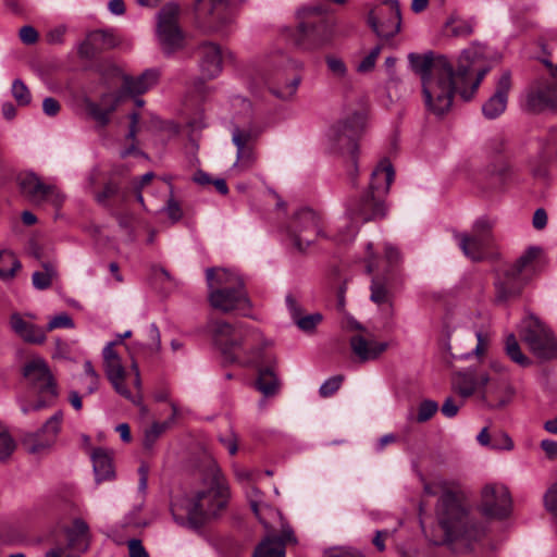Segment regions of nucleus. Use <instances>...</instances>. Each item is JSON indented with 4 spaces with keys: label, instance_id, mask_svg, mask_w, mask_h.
<instances>
[{
    "label": "nucleus",
    "instance_id": "f257e3e1",
    "mask_svg": "<svg viewBox=\"0 0 557 557\" xmlns=\"http://www.w3.org/2000/svg\"><path fill=\"white\" fill-rule=\"evenodd\" d=\"M198 476L199 486L193 495H175L170 505L173 520L190 530H199L207 520L220 515L231 497L228 483L211 456H205Z\"/></svg>",
    "mask_w": 557,
    "mask_h": 557
},
{
    "label": "nucleus",
    "instance_id": "f03ea898",
    "mask_svg": "<svg viewBox=\"0 0 557 557\" xmlns=\"http://www.w3.org/2000/svg\"><path fill=\"white\" fill-rule=\"evenodd\" d=\"M412 71L420 75L424 104L431 113L442 116L448 112L456 92L454 65L444 55L409 53Z\"/></svg>",
    "mask_w": 557,
    "mask_h": 557
},
{
    "label": "nucleus",
    "instance_id": "7ed1b4c3",
    "mask_svg": "<svg viewBox=\"0 0 557 557\" xmlns=\"http://www.w3.org/2000/svg\"><path fill=\"white\" fill-rule=\"evenodd\" d=\"M213 343L224 358L242 366H257L262 358V335L245 323L230 324L215 321L211 324Z\"/></svg>",
    "mask_w": 557,
    "mask_h": 557
},
{
    "label": "nucleus",
    "instance_id": "20e7f679",
    "mask_svg": "<svg viewBox=\"0 0 557 557\" xmlns=\"http://www.w3.org/2000/svg\"><path fill=\"white\" fill-rule=\"evenodd\" d=\"M210 305L223 312L247 311L250 300L240 274L231 269L211 268L206 271Z\"/></svg>",
    "mask_w": 557,
    "mask_h": 557
},
{
    "label": "nucleus",
    "instance_id": "39448f33",
    "mask_svg": "<svg viewBox=\"0 0 557 557\" xmlns=\"http://www.w3.org/2000/svg\"><path fill=\"white\" fill-rule=\"evenodd\" d=\"M367 112L359 103L357 108L346 106L343 116L334 123L326 135L330 153L345 158L354 171L357 170L358 138L366 127Z\"/></svg>",
    "mask_w": 557,
    "mask_h": 557
},
{
    "label": "nucleus",
    "instance_id": "423d86ee",
    "mask_svg": "<svg viewBox=\"0 0 557 557\" xmlns=\"http://www.w3.org/2000/svg\"><path fill=\"white\" fill-rule=\"evenodd\" d=\"M23 375L32 391L38 395V399L34 403L20 399L22 412L27 414L49 407L58 396V391L47 362L39 356L33 357L25 363Z\"/></svg>",
    "mask_w": 557,
    "mask_h": 557
},
{
    "label": "nucleus",
    "instance_id": "0eeeda50",
    "mask_svg": "<svg viewBox=\"0 0 557 557\" xmlns=\"http://www.w3.org/2000/svg\"><path fill=\"white\" fill-rule=\"evenodd\" d=\"M486 55V47L479 42L471 44L465 49L458 60V65L454 67V81L456 82V92L465 100H470L480 86L486 67H478Z\"/></svg>",
    "mask_w": 557,
    "mask_h": 557
},
{
    "label": "nucleus",
    "instance_id": "6e6552de",
    "mask_svg": "<svg viewBox=\"0 0 557 557\" xmlns=\"http://www.w3.org/2000/svg\"><path fill=\"white\" fill-rule=\"evenodd\" d=\"M297 44L305 49H319L332 41L334 26L330 24L320 5L304 7L297 12Z\"/></svg>",
    "mask_w": 557,
    "mask_h": 557
},
{
    "label": "nucleus",
    "instance_id": "1a4fd4ad",
    "mask_svg": "<svg viewBox=\"0 0 557 557\" xmlns=\"http://www.w3.org/2000/svg\"><path fill=\"white\" fill-rule=\"evenodd\" d=\"M519 335L535 358L542 361L557 358V338L536 315L528 313L521 320Z\"/></svg>",
    "mask_w": 557,
    "mask_h": 557
},
{
    "label": "nucleus",
    "instance_id": "9d476101",
    "mask_svg": "<svg viewBox=\"0 0 557 557\" xmlns=\"http://www.w3.org/2000/svg\"><path fill=\"white\" fill-rule=\"evenodd\" d=\"M347 216L337 233V240L349 243L358 234L360 223L385 215L383 200L369 191L359 199L351 200L347 207Z\"/></svg>",
    "mask_w": 557,
    "mask_h": 557
},
{
    "label": "nucleus",
    "instance_id": "9b49d317",
    "mask_svg": "<svg viewBox=\"0 0 557 557\" xmlns=\"http://www.w3.org/2000/svg\"><path fill=\"white\" fill-rule=\"evenodd\" d=\"M436 513L447 540H456L463 535L472 537L469 529L474 525L470 524L467 511L453 492L443 493L437 503Z\"/></svg>",
    "mask_w": 557,
    "mask_h": 557
},
{
    "label": "nucleus",
    "instance_id": "f8f14e48",
    "mask_svg": "<svg viewBox=\"0 0 557 557\" xmlns=\"http://www.w3.org/2000/svg\"><path fill=\"white\" fill-rule=\"evenodd\" d=\"M180 7L175 3L165 4L157 15L156 38L165 55L184 49L186 36L178 23Z\"/></svg>",
    "mask_w": 557,
    "mask_h": 557
},
{
    "label": "nucleus",
    "instance_id": "ddd939ff",
    "mask_svg": "<svg viewBox=\"0 0 557 557\" xmlns=\"http://www.w3.org/2000/svg\"><path fill=\"white\" fill-rule=\"evenodd\" d=\"M114 347L115 343L109 342L102 349L103 368L107 379L119 395L132 401L140 409L143 413H147L148 409L143 403L141 394H132L126 385L128 374L122 364L120 355L116 352Z\"/></svg>",
    "mask_w": 557,
    "mask_h": 557
},
{
    "label": "nucleus",
    "instance_id": "4468645a",
    "mask_svg": "<svg viewBox=\"0 0 557 557\" xmlns=\"http://www.w3.org/2000/svg\"><path fill=\"white\" fill-rule=\"evenodd\" d=\"M321 235L323 233L320 218L313 210L308 208L299 210L287 228V236L293 247L299 252L306 251L315 238Z\"/></svg>",
    "mask_w": 557,
    "mask_h": 557
},
{
    "label": "nucleus",
    "instance_id": "2eb2a0df",
    "mask_svg": "<svg viewBox=\"0 0 557 557\" xmlns=\"http://www.w3.org/2000/svg\"><path fill=\"white\" fill-rule=\"evenodd\" d=\"M368 24L381 39H389L397 35L401 26L399 3L397 0H385L370 10Z\"/></svg>",
    "mask_w": 557,
    "mask_h": 557
},
{
    "label": "nucleus",
    "instance_id": "dca6fc26",
    "mask_svg": "<svg viewBox=\"0 0 557 557\" xmlns=\"http://www.w3.org/2000/svg\"><path fill=\"white\" fill-rule=\"evenodd\" d=\"M495 302L505 304L518 297L525 284L524 275L509 263H499L494 268Z\"/></svg>",
    "mask_w": 557,
    "mask_h": 557
},
{
    "label": "nucleus",
    "instance_id": "f3484780",
    "mask_svg": "<svg viewBox=\"0 0 557 557\" xmlns=\"http://www.w3.org/2000/svg\"><path fill=\"white\" fill-rule=\"evenodd\" d=\"M202 0H196L200 3ZM210 8L202 21L207 33L227 34L235 23L237 5L235 0H209Z\"/></svg>",
    "mask_w": 557,
    "mask_h": 557
},
{
    "label": "nucleus",
    "instance_id": "a211bd4d",
    "mask_svg": "<svg viewBox=\"0 0 557 557\" xmlns=\"http://www.w3.org/2000/svg\"><path fill=\"white\" fill-rule=\"evenodd\" d=\"M454 238L467 258L472 261L483 260L487 251V220L478 219L470 234L455 232Z\"/></svg>",
    "mask_w": 557,
    "mask_h": 557
},
{
    "label": "nucleus",
    "instance_id": "6ab92c4d",
    "mask_svg": "<svg viewBox=\"0 0 557 557\" xmlns=\"http://www.w3.org/2000/svg\"><path fill=\"white\" fill-rule=\"evenodd\" d=\"M63 421L62 411H57L35 433L27 434L23 444L30 454H41L49 450L57 442Z\"/></svg>",
    "mask_w": 557,
    "mask_h": 557
},
{
    "label": "nucleus",
    "instance_id": "aec40b11",
    "mask_svg": "<svg viewBox=\"0 0 557 557\" xmlns=\"http://www.w3.org/2000/svg\"><path fill=\"white\" fill-rule=\"evenodd\" d=\"M22 191L34 202L49 201L54 206L63 202V195L54 185L45 184L34 173H27L20 180Z\"/></svg>",
    "mask_w": 557,
    "mask_h": 557
},
{
    "label": "nucleus",
    "instance_id": "412c9836",
    "mask_svg": "<svg viewBox=\"0 0 557 557\" xmlns=\"http://www.w3.org/2000/svg\"><path fill=\"white\" fill-rule=\"evenodd\" d=\"M487 382V373L485 370L476 371L475 369H468L465 372H459L453 377V388L462 398L470 397L478 394L481 398L485 397V384Z\"/></svg>",
    "mask_w": 557,
    "mask_h": 557
},
{
    "label": "nucleus",
    "instance_id": "4be33fe9",
    "mask_svg": "<svg viewBox=\"0 0 557 557\" xmlns=\"http://www.w3.org/2000/svg\"><path fill=\"white\" fill-rule=\"evenodd\" d=\"M120 102V97L114 92L103 94L100 104L92 101L89 97L82 99L84 110L100 127H104L110 122V115L115 111Z\"/></svg>",
    "mask_w": 557,
    "mask_h": 557
},
{
    "label": "nucleus",
    "instance_id": "5701e85b",
    "mask_svg": "<svg viewBox=\"0 0 557 557\" xmlns=\"http://www.w3.org/2000/svg\"><path fill=\"white\" fill-rule=\"evenodd\" d=\"M160 72L157 69H147L139 76L124 75L122 86L116 94L120 99L128 96L136 97L147 92L159 81Z\"/></svg>",
    "mask_w": 557,
    "mask_h": 557
},
{
    "label": "nucleus",
    "instance_id": "b1692460",
    "mask_svg": "<svg viewBox=\"0 0 557 557\" xmlns=\"http://www.w3.org/2000/svg\"><path fill=\"white\" fill-rule=\"evenodd\" d=\"M199 70L203 78L212 79L222 72L223 57L218 44L206 41L198 48Z\"/></svg>",
    "mask_w": 557,
    "mask_h": 557
},
{
    "label": "nucleus",
    "instance_id": "393cba45",
    "mask_svg": "<svg viewBox=\"0 0 557 557\" xmlns=\"http://www.w3.org/2000/svg\"><path fill=\"white\" fill-rule=\"evenodd\" d=\"M527 106L536 112L557 109V82L546 81L530 90L527 95Z\"/></svg>",
    "mask_w": 557,
    "mask_h": 557
},
{
    "label": "nucleus",
    "instance_id": "a878e982",
    "mask_svg": "<svg viewBox=\"0 0 557 557\" xmlns=\"http://www.w3.org/2000/svg\"><path fill=\"white\" fill-rule=\"evenodd\" d=\"M512 511L511 495L504 484H490V520H503Z\"/></svg>",
    "mask_w": 557,
    "mask_h": 557
},
{
    "label": "nucleus",
    "instance_id": "bb28decb",
    "mask_svg": "<svg viewBox=\"0 0 557 557\" xmlns=\"http://www.w3.org/2000/svg\"><path fill=\"white\" fill-rule=\"evenodd\" d=\"M511 88V74L509 71L503 72L496 81L495 91L490 97V119L502 115L508 102V94Z\"/></svg>",
    "mask_w": 557,
    "mask_h": 557
},
{
    "label": "nucleus",
    "instance_id": "cd10ccee",
    "mask_svg": "<svg viewBox=\"0 0 557 557\" xmlns=\"http://www.w3.org/2000/svg\"><path fill=\"white\" fill-rule=\"evenodd\" d=\"M395 172L388 160H382L373 170L369 185V193L382 197L388 193L394 181Z\"/></svg>",
    "mask_w": 557,
    "mask_h": 557
},
{
    "label": "nucleus",
    "instance_id": "c85d7f7f",
    "mask_svg": "<svg viewBox=\"0 0 557 557\" xmlns=\"http://www.w3.org/2000/svg\"><path fill=\"white\" fill-rule=\"evenodd\" d=\"M352 352L362 362L376 359L387 348V343L367 339L362 335H354L350 341Z\"/></svg>",
    "mask_w": 557,
    "mask_h": 557
},
{
    "label": "nucleus",
    "instance_id": "c756f323",
    "mask_svg": "<svg viewBox=\"0 0 557 557\" xmlns=\"http://www.w3.org/2000/svg\"><path fill=\"white\" fill-rule=\"evenodd\" d=\"M285 302L293 322L304 332H312L323 319L322 314L318 312L304 315L299 302L290 294L286 296Z\"/></svg>",
    "mask_w": 557,
    "mask_h": 557
},
{
    "label": "nucleus",
    "instance_id": "7c9ffc66",
    "mask_svg": "<svg viewBox=\"0 0 557 557\" xmlns=\"http://www.w3.org/2000/svg\"><path fill=\"white\" fill-rule=\"evenodd\" d=\"M65 535L71 548L81 553H84L89 548L91 534L87 522L83 519H74L72 525L66 528Z\"/></svg>",
    "mask_w": 557,
    "mask_h": 557
},
{
    "label": "nucleus",
    "instance_id": "2f4dec72",
    "mask_svg": "<svg viewBox=\"0 0 557 557\" xmlns=\"http://www.w3.org/2000/svg\"><path fill=\"white\" fill-rule=\"evenodd\" d=\"M12 330L25 342L32 344H42L46 341L45 331L27 321L21 314L13 313L10 319Z\"/></svg>",
    "mask_w": 557,
    "mask_h": 557
},
{
    "label": "nucleus",
    "instance_id": "473e14b6",
    "mask_svg": "<svg viewBox=\"0 0 557 557\" xmlns=\"http://www.w3.org/2000/svg\"><path fill=\"white\" fill-rule=\"evenodd\" d=\"M92 467L97 483L114 478L111 454L102 448H96L91 454Z\"/></svg>",
    "mask_w": 557,
    "mask_h": 557
},
{
    "label": "nucleus",
    "instance_id": "72a5a7b5",
    "mask_svg": "<svg viewBox=\"0 0 557 557\" xmlns=\"http://www.w3.org/2000/svg\"><path fill=\"white\" fill-rule=\"evenodd\" d=\"M261 132V128L257 126H234L232 128V143L236 150L246 146L257 145Z\"/></svg>",
    "mask_w": 557,
    "mask_h": 557
},
{
    "label": "nucleus",
    "instance_id": "f704fd0d",
    "mask_svg": "<svg viewBox=\"0 0 557 557\" xmlns=\"http://www.w3.org/2000/svg\"><path fill=\"white\" fill-rule=\"evenodd\" d=\"M246 497L248 499V503L250 505L251 510L256 515V517L259 519L261 523L267 525L265 519L263 517L264 511L272 512L273 509L263 500V493L255 485H249L246 488Z\"/></svg>",
    "mask_w": 557,
    "mask_h": 557
},
{
    "label": "nucleus",
    "instance_id": "c9c22d12",
    "mask_svg": "<svg viewBox=\"0 0 557 557\" xmlns=\"http://www.w3.org/2000/svg\"><path fill=\"white\" fill-rule=\"evenodd\" d=\"M492 396L493 400H490V408H503L511 401L513 389L507 379L502 380L498 384H493Z\"/></svg>",
    "mask_w": 557,
    "mask_h": 557
},
{
    "label": "nucleus",
    "instance_id": "e433bc0d",
    "mask_svg": "<svg viewBox=\"0 0 557 557\" xmlns=\"http://www.w3.org/2000/svg\"><path fill=\"white\" fill-rule=\"evenodd\" d=\"M58 271L53 263H42V271H36L32 275L33 286L38 290H44L52 285L53 280L57 277Z\"/></svg>",
    "mask_w": 557,
    "mask_h": 557
},
{
    "label": "nucleus",
    "instance_id": "4c0bfd02",
    "mask_svg": "<svg viewBox=\"0 0 557 557\" xmlns=\"http://www.w3.org/2000/svg\"><path fill=\"white\" fill-rule=\"evenodd\" d=\"M22 264L15 255L9 250L0 251V278L9 281L13 278Z\"/></svg>",
    "mask_w": 557,
    "mask_h": 557
},
{
    "label": "nucleus",
    "instance_id": "58836bf2",
    "mask_svg": "<svg viewBox=\"0 0 557 557\" xmlns=\"http://www.w3.org/2000/svg\"><path fill=\"white\" fill-rule=\"evenodd\" d=\"M253 557H285V547L276 537L269 536L257 546Z\"/></svg>",
    "mask_w": 557,
    "mask_h": 557
},
{
    "label": "nucleus",
    "instance_id": "ea45409f",
    "mask_svg": "<svg viewBox=\"0 0 557 557\" xmlns=\"http://www.w3.org/2000/svg\"><path fill=\"white\" fill-rule=\"evenodd\" d=\"M370 299L376 305L391 304L392 294L387 288L386 277L374 276L371 282Z\"/></svg>",
    "mask_w": 557,
    "mask_h": 557
},
{
    "label": "nucleus",
    "instance_id": "a19ab883",
    "mask_svg": "<svg viewBox=\"0 0 557 557\" xmlns=\"http://www.w3.org/2000/svg\"><path fill=\"white\" fill-rule=\"evenodd\" d=\"M256 386L265 396H271L276 393L278 381L271 369H259Z\"/></svg>",
    "mask_w": 557,
    "mask_h": 557
},
{
    "label": "nucleus",
    "instance_id": "79ce46f5",
    "mask_svg": "<svg viewBox=\"0 0 557 557\" xmlns=\"http://www.w3.org/2000/svg\"><path fill=\"white\" fill-rule=\"evenodd\" d=\"M84 374L81 375L79 381L83 384L86 394L90 395L98 391L100 385V375L94 368L91 361L86 360L83 364Z\"/></svg>",
    "mask_w": 557,
    "mask_h": 557
},
{
    "label": "nucleus",
    "instance_id": "37998d69",
    "mask_svg": "<svg viewBox=\"0 0 557 557\" xmlns=\"http://www.w3.org/2000/svg\"><path fill=\"white\" fill-rule=\"evenodd\" d=\"M505 350L508 357L519 366L529 367L532 364L531 359L522 352L515 335L510 334L506 338Z\"/></svg>",
    "mask_w": 557,
    "mask_h": 557
},
{
    "label": "nucleus",
    "instance_id": "c03bdc74",
    "mask_svg": "<svg viewBox=\"0 0 557 557\" xmlns=\"http://www.w3.org/2000/svg\"><path fill=\"white\" fill-rule=\"evenodd\" d=\"M173 414L170 421L164 423L154 422L152 425L145 431L144 445L146 448H150L153 446L159 436L166 430L169 424L174 421L177 414V407L172 404Z\"/></svg>",
    "mask_w": 557,
    "mask_h": 557
},
{
    "label": "nucleus",
    "instance_id": "a18cd8bd",
    "mask_svg": "<svg viewBox=\"0 0 557 557\" xmlns=\"http://www.w3.org/2000/svg\"><path fill=\"white\" fill-rule=\"evenodd\" d=\"M511 175L510 166L504 157L497 158L493 163V170L490 171V182L493 185L502 186Z\"/></svg>",
    "mask_w": 557,
    "mask_h": 557
},
{
    "label": "nucleus",
    "instance_id": "49530a36",
    "mask_svg": "<svg viewBox=\"0 0 557 557\" xmlns=\"http://www.w3.org/2000/svg\"><path fill=\"white\" fill-rule=\"evenodd\" d=\"M257 145L246 146L236 150V162L234 168L247 170L253 165L257 160Z\"/></svg>",
    "mask_w": 557,
    "mask_h": 557
},
{
    "label": "nucleus",
    "instance_id": "de8ad7c7",
    "mask_svg": "<svg viewBox=\"0 0 557 557\" xmlns=\"http://www.w3.org/2000/svg\"><path fill=\"white\" fill-rule=\"evenodd\" d=\"M542 248L539 246H530L517 259L516 263L511 264L519 273L523 274L533 262L542 255Z\"/></svg>",
    "mask_w": 557,
    "mask_h": 557
},
{
    "label": "nucleus",
    "instance_id": "09e8293b",
    "mask_svg": "<svg viewBox=\"0 0 557 557\" xmlns=\"http://www.w3.org/2000/svg\"><path fill=\"white\" fill-rule=\"evenodd\" d=\"M447 29L455 37H466L472 33L473 26L470 21L451 18L447 23Z\"/></svg>",
    "mask_w": 557,
    "mask_h": 557
},
{
    "label": "nucleus",
    "instance_id": "8fccbe9b",
    "mask_svg": "<svg viewBox=\"0 0 557 557\" xmlns=\"http://www.w3.org/2000/svg\"><path fill=\"white\" fill-rule=\"evenodd\" d=\"M12 96L18 106H27L32 101V95L27 86L21 79H14L12 83Z\"/></svg>",
    "mask_w": 557,
    "mask_h": 557
},
{
    "label": "nucleus",
    "instance_id": "3c124183",
    "mask_svg": "<svg viewBox=\"0 0 557 557\" xmlns=\"http://www.w3.org/2000/svg\"><path fill=\"white\" fill-rule=\"evenodd\" d=\"M15 449V442L7 428L0 424V460H5Z\"/></svg>",
    "mask_w": 557,
    "mask_h": 557
},
{
    "label": "nucleus",
    "instance_id": "603ef678",
    "mask_svg": "<svg viewBox=\"0 0 557 557\" xmlns=\"http://www.w3.org/2000/svg\"><path fill=\"white\" fill-rule=\"evenodd\" d=\"M326 65L330 72L338 79H346L348 76V69L345 62L337 57L327 55L325 58Z\"/></svg>",
    "mask_w": 557,
    "mask_h": 557
},
{
    "label": "nucleus",
    "instance_id": "864d4df0",
    "mask_svg": "<svg viewBox=\"0 0 557 557\" xmlns=\"http://www.w3.org/2000/svg\"><path fill=\"white\" fill-rule=\"evenodd\" d=\"M300 81L301 79L299 76H295L293 79H290L284 86L277 87V88H272V94L282 100H288L295 96L297 88L300 84Z\"/></svg>",
    "mask_w": 557,
    "mask_h": 557
},
{
    "label": "nucleus",
    "instance_id": "5fc2aeb1",
    "mask_svg": "<svg viewBox=\"0 0 557 557\" xmlns=\"http://www.w3.org/2000/svg\"><path fill=\"white\" fill-rule=\"evenodd\" d=\"M162 212H164L173 223L183 218V209L173 196V187H171L170 197L166 205L162 208Z\"/></svg>",
    "mask_w": 557,
    "mask_h": 557
},
{
    "label": "nucleus",
    "instance_id": "6e6d98bb",
    "mask_svg": "<svg viewBox=\"0 0 557 557\" xmlns=\"http://www.w3.org/2000/svg\"><path fill=\"white\" fill-rule=\"evenodd\" d=\"M476 345L470 351L461 356L462 359H470L471 357H476L479 361L482 363L487 351V341L485 335L482 332H476Z\"/></svg>",
    "mask_w": 557,
    "mask_h": 557
},
{
    "label": "nucleus",
    "instance_id": "4d7b16f0",
    "mask_svg": "<svg viewBox=\"0 0 557 557\" xmlns=\"http://www.w3.org/2000/svg\"><path fill=\"white\" fill-rule=\"evenodd\" d=\"M513 447L511 438L502 432L490 434V448L497 450H510Z\"/></svg>",
    "mask_w": 557,
    "mask_h": 557
},
{
    "label": "nucleus",
    "instance_id": "13d9d810",
    "mask_svg": "<svg viewBox=\"0 0 557 557\" xmlns=\"http://www.w3.org/2000/svg\"><path fill=\"white\" fill-rule=\"evenodd\" d=\"M438 410V405L434 400H423L418 408L417 421L425 422L430 420L434 413Z\"/></svg>",
    "mask_w": 557,
    "mask_h": 557
},
{
    "label": "nucleus",
    "instance_id": "bf43d9fd",
    "mask_svg": "<svg viewBox=\"0 0 557 557\" xmlns=\"http://www.w3.org/2000/svg\"><path fill=\"white\" fill-rule=\"evenodd\" d=\"M342 382V375H335L327 379L319 388L320 396L324 398L332 396L341 387Z\"/></svg>",
    "mask_w": 557,
    "mask_h": 557
},
{
    "label": "nucleus",
    "instance_id": "052dcab7",
    "mask_svg": "<svg viewBox=\"0 0 557 557\" xmlns=\"http://www.w3.org/2000/svg\"><path fill=\"white\" fill-rule=\"evenodd\" d=\"M323 557H366L361 552L351 547H332L324 552Z\"/></svg>",
    "mask_w": 557,
    "mask_h": 557
},
{
    "label": "nucleus",
    "instance_id": "680f3d73",
    "mask_svg": "<svg viewBox=\"0 0 557 557\" xmlns=\"http://www.w3.org/2000/svg\"><path fill=\"white\" fill-rule=\"evenodd\" d=\"M59 327H65V329L74 327V322L67 313H60V314L53 317L47 324V331H52V330L59 329Z\"/></svg>",
    "mask_w": 557,
    "mask_h": 557
},
{
    "label": "nucleus",
    "instance_id": "e2e57ef3",
    "mask_svg": "<svg viewBox=\"0 0 557 557\" xmlns=\"http://www.w3.org/2000/svg\"><path fill=\"white\" fill-rule=\"evenodd\" d=\"M119 194V187L114 183H108L104 188L96 195V200L101 206H108V201Z\"/></svg>",
    "mask_w": 557,
    "mask_h": 557
},
{
    "label": "nucleus",
    "instance_id": "0e129e2a",
    "mask_svg": "<svg viewBox=\"0 0 557 557\" xmlns=\"http://www.w3.org/2000/svg\"><path fill=\"white\" fill-rule=\"evenodd\" d=\"M148 336L151 339V343L148 345V348L152 352H159L161 349V336H160V331L154 323H151L149 325Z\"/></svg>",
    "mask_w": 557,
    "mask_h": 557
},
{
    "label": "nucleus",
    "instance_id": "69168bd1",
    "mask_svg": "<svg viewBox=\"0 0 557 557\" xmlns=\"http://www.w3.org/2000/svg\"><path fill=\"white\" fill-rule=\"evenodd\" d=\"M20 39L26 45H33L38 40L37 30L29 25L23 26L18 32Z\"/></svg>",
    "mask_w": 557,
    "mask_h": 557
},
{
    "label": "nucleus",
    "instance_id": "338daca9",
    "mask_svg": "<svg viewBox=\"0 0 557 557\" xmlns=\"http://www.w3.org/2000/svg\"><path fill=\"white\" fill-rule=\"evenodd\" d=\"M128 552L129 557H149L141 542L136 539L128 541Z\"/></svg>",
    "mask_w": 557,
    "mask_h": 557
},
{
    "label": "nucleus",
    "instance_id": "774afa93",
    "mask_svg": "<svg viewBox=\"0 0 557 557\" xmlns=\"http://www.w3.org/2000/svg\"><path fill=\"white\" fill-rule=\"evenodd\" d=\"M540 446L548 459L557 458V441L546 438L541 441Z\"/></svg>",
    "mask_w": 557,
    "mask_h": 557
}]
</instances>
